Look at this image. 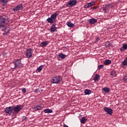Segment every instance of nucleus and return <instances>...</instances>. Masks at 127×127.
Returning a JSON list of instances; mask_svg holds the SVG:
<instances>
[{"mask_svg":"<svg viewBox=\"0 0 127 127\" xmlns=\"http://www.w3.org/2000/svg\"><path fill=\"white\" fill-rule=\"evenodd\" d=\"M8 23V18L6 16H0V28H1L3 26H4L5 24Z\"/></svg>","mask_w":127,"mask_h":127,"instance_id":"obj_1","label":"nucleus"},{"mask_svg":"<svg viewBox=\"0 0 127 127\" xmlns=\"http://www.w3.org/2000/svg\"><path fill=\"white\" fill-rule=\"evenodd\" d=\"M113 7H114V6H113V5L111 3L105 4L101 9V10L102 9V11H100V12H103L104 13H107L108 11H110V8H113Z\"/></svg>","mask_w":127,"mask_h":127,"instance_id":"obj_2","label":"nucleus"},{"mask_svg":"<svg viewBox=\"0 0 127 127\" xmlns=\"http://www.w3.org/2000/svg\"><path fill=\"white\" fill-rule=\"evenodd\" d=\"M61 81H62V77L60 76L53 77L51 79L52 84H59Z\"/></svg>","mask_w":127,"mask_h":127,"instance_id":"obj_3","label":"nucleus"},{"mask_svg":"<svg viewBox=\"0 0 127 127\" xmlns=\"http://www.w3.org/2000/svg\"><path fill=\"white\" fill-rule=\"evenodd\" d=\"M77 4V0H69L66 2V5L67 7H73Z\"/></svg>","mask_w":127,"mask_h":127,"instance_id":"obj_4","label":"nucleus"},{"mask_svg":"<svg viewBox=\"0 0 127 127\" xmlns=\"http://www.w3.org/2000/svg\"><path fill=\"white\" fill-rule=\"evenodd\" d=\"M13 61L14 63H15V65H16V68H20L21 67H23V64L21 63V59H16Z\"/></svg>","mask_w":127,"mask_h":127,"instance_id":"obj_5","label":"nucleus"},{"mask_svg":"<svg viewBox=\"0 0 127 127\" xmlns=\"http://www.w3.org/2000/svg\"><path fill=\"white\" fill-rule=\"evenodd\" d=\"M12 111H13V108H12L11 106H10L5 108L4 112L7 116H11V114H12Z\"/></svg>","mask_w":127,"mask_h":127,"instance_id":"obj_6","label":"nucleus"},{"mask_svg":"<svg viewBox=\"0 0 127 127\" xmlns=\"http://www.w3.org/2000/svg\"><path fill=\"white\" fill-rule=\"evenodd\" d=\"M22 108H23L22 105H16L13 108V110H14V111L15 112V113H16V114H18V113H19V112H20V111L22 110Z\"/></svg>","mask_w":127,"mask_h":127,"instance_id":"obj_7","label":"nucleus"},{"mask_svg":"<svg viewBox=\"0 0 127 127\" xmlns=\"http://www.w3.org/2000/svg\"><path fill=\"white\" fill-rule=\"evenodd\" d=\"M25 56L26 58H31L32 57V49H27L26 51Z\"/></svg>","mask_w":127,"mask_h":127,"instance_id":"obj_8","label":"nucleus"},{"mask_svg":"<svg viewBox=\"0 0 127 127\" xmlns=\"http://www.w3.org/2000/svg\"><path fill=\"white\" fill-rule=\"evenodd\" d=\"M22 9H23V6L22 5V4H18L13 8V11L22 10Z\"/></svg>","mask_w":127,"mask_h":127,"instance_id":"obj_9","label":"nucleus"},{"mask_svg":"<svg viewBox=\"0 0 127 127\" xmlns=\"http://www.w3.org/2000/svg\"><path fill=\"white\" fill-rule=\"evenodd\" d=\"M103 110H105L108 115H110V116L113 115V109H112V108L105 107L103 108Z\"/></svg>","mask_w":127,"mask_h":127,"instance_id":"obj_10","label":"nucleus"},{"mask_svg":"<svg viewBox=\"0 0 127 127\" xmlns=\"http://www.w3.org/2000/svg\"><path fill=\"white\" fill-rule=\"evenodd\" d=\"M92 5H95V2L94 1H91L89 3H86L84 6V8H89L90 6H92Z\"/></svg>","mask_w":127,"mask_h":127,"instance_id":"obj_11","label":"nucleus"},{"mask_svg":"<svg viewBox=\"0 0 127 127\" xmlns=\"http://www.w3.org/2000/svg\"><path fill=\"white\" fill-rule=\"evenodd\" d=\"M57 28L55 24H53L50 28V31L52 33L55 32L57 30Z\"/></svg>","mask_w":127,"mask_h":127,"instance_id":"obj_12","label":"nucleus"},{"mask_svg":"<svg viewBox=\"0 0 127 127\" xmlns=\"http://www.w3.org/2000/svg\"><path fill=\"white\" fill-rule=\"evenodd\" d=\"M48 44H49V41H48L42 42L41 43V47H45L46 46H47Z\"/></svg>","mask_w":127,"mask_h":127,"instance_id":"obj_13","label":"nucleus"},{"mask_svg":"<svg viewBox=\"0 0 127 127\" xmlns=\"http://www.w3.org/2000/svg\"><path fill=\"white\" fill-rule=\"evenodd\" d=\"M110 76L112 78H114V77L117 76V72L116 70H112L110 72Z\"/></svg>","mask_w":127,"mask_h":127,"instance_id":"obj_14","label":"nucleus"},{"mask_svg":"<svg viewBox=\"0 0 127 127\" xmlns=\"http://www.w3.org/2000/svg\"><path fill=\"white\" fill-rule=\"evenodd\" d=\"M97 21V19H95L94 18H92L89 19V23L90 24H94V23H96Z\"/></svg>","mask_w":127,"mask_h":127,"instance_id":"obj_15","label":"nucleus"},{"mask_svg":"<svg viewBox=\"0 0 127 127\" xmlns=\"http://www.w3.org/2000/svg\"><path fill=\"white\" fill-rule=\"evenodd\" d=\"M44 112L45 114H51V113L53 112V111L51 109H46L44 110Z\"/></svg>","mask_w":127,"mask_h":127,"instance_id":"obj_16","label":"nucleus"},{"mask_svg":"<svg viewBox=\"0 0 127 127\" xmlns=\"http://www.w3.org/2000/svg\"><path fill=\"white\" fill-rule=\"evenodd\" d=\"M10 67L11 68V69H15L16 68V66L15 65V64L14 63V61H13V62L12 63H11L10 64Z\"/></svg>","mask_w":127,"mask_h":127,"instance_id":"obj_17","label":"nucleus"},{"mask_svg":"<svg viewBox=\"0 0 127 127\" xmlns=\"http://www.w3.org/2000/svg\"><path fill=\"white\" fill-rule=\"evenodd\" d=\"M51 17L54 20H55L56 19V18L57 17V12H56L54 14H53L51 16Z\"/></svg>","mask_w":127,"mask_h":127,"instance_id":"obj_18","label":"nucleus"},{"mask_svg":"<svg viewBox=\"0 0 127 127\" xmlns=\"http://www.w3.org/2000/svg\"><path fill=\"white\" fill-rule=\"evenodd\" d=\"M127 49V44H125L123 45V47L120 48L121 51H125V50Z\"/></svg>","mask_w":127,"mask_h":127,"instance_id":"obj_19","label":"nucleus"},{"mask_svg":"<svg viewBox=\"0 0 127 127\" xmlns=\"http://www.w3.org/2000/svg\"><path fill=\"white\" fill-rule=\"evenodd\" d=\"M92 93V91H91V90L90 89H85L84 90V94L85 95H90Z\"/></svg>","mask_w":127,"mask_h":127,"instance_id":"obj_20","label":"nucleus"},{"mask_svg":"<svg viewBox=\"0 0 127 127\" xmlns=\"http://www.w3.org/2000/svg\"><path fill=\"white\" fill-rule=\"evenodd\" d=\"M67 56L63 54H60L58 55V57H60V58H62V59H65L66 58Z\"/></svg>","mask_w":127,"mask_h":127,"instance_id":"obj_21","label":"nucleus"},{"mask_svg":"<svg viewBox=\"0 0 127 127\" xmlns=\"http://www.w3.org/2000/svg\"><path fill=\"white\" fill-rule=\"evenodd\" d=\"M111 63H112V61L110 60H106L104 61V63L105 65H110Z\"/></svg>","mask_w":127,"mask_h":127,"instance_id":"obj_22","label":"nucleus"},{"mask_svg":"<svg viewBox=\"0 0 127 127\" xmlns=\"http://www.w3.org/2000/svg\"><path fill=\"white\" fill-rule=\"evenodd\" d=\"M100 79V75L98 74H95V76L93 77L94 81H98Z\"/></svg>","mask_w":127,"mask_h":127,"instance_id":"obj_23","label":"nucleus"},{"mask_svg":"<svg viewBox=\"0 0 127 127\" xmlns=\"http://www.w3.org/2000/svg\"><path fill=\"white\" fill-rule=\"evenodd\" d=\"M53 20H54L53 18H52L51 17H49L47 19V21H48V22H49V23H54V21Z\"/></svg>","mask_w":127,"mask_h":127,"instance_id":"obj_24","label":"nucleus"},{"mask_svg":"<svg viewBox=\"0 0 127 127\" xmlns=\"http://www.w3.org/2000/svg\"><path fill=\"white\" fill-rule=\"evenodd\" d=\"M67 25L68 27H74L75 26V24L71 23V22H67Z\"/></svg>","mask_w":127,"mask_h":127,"instance_id":"obj_25","label":"nucleus"},{"mask_svg":"<svg viewBox=\"0 0 127 127\" xmlns=\"http://www.w3.org/2000/svg\"><path fill=\"white\" fill-rule=\"evenodd\" d=\"M103 90L105 92V93H110V88L107 87L103 88Z\"/></svg>","mask_w":127,"mask_h":127,"instance_id":"obj_26","label":"nucleus"},{"mask_svg":"<svg viewBox=\"0 0 127 127\" xmlns=\"http://www.w3.org/2000/svg\"><path fill=\"white\" fill-rule=\"evenodd\" d=\"M87 121V119L85 117H82L80 120L81 124H85Z\"/></svg>","mask_w":127,"mask_h":127,"instance_id":"obj_27","label":"nucleus"},{"mask_svg":"<svg viewBox=\"0 0 127 127\" xmlns=\"http://www.w3.org/2000/svg\"><path fill=\"white\" fill-rule=\"evenodd\" d=\"M43 65H40L38 68H37V71H38V72H41V71L43 69Z\"/></svg>","mask_w":127,"mask_h":127,"instance_id":"obj_28","label":"nucleus"},{"mask_svg":"<svg viewBox=\"0 0 127 127\" xmlns=\"http://www.w3.org/2000/svg\"><path fill=\"white\" fill-rule=\"evenodd\" d=\"M122 64L124 66H127V60H126L125 59L124 61L122 62Z\"/></svg>","mask_w":127,"mask_h":127,"instance_id":"obj_29","label":"nucleus"},{"mask_svg":"<svg viewBox=\"0 0 127 127\" xmlns=\"http://www.w3.org/2000/svg\"><path fill=\"white\" fill-rule=\"evenodd\" d=\"M0 2L6 4L8 2V0H0Z\"/></svg>","mask_w":127,"mask_h":127,"instance_id":"obj_30","label":"nucleus"},{"mask_svg":"<svg viewBox=\"0 0 127 127\" xmlns=\"http://www.w3.org/2000/svg\"><path fill=\"white\" fill-rule=\"evenodd\" d=\"M111 45H112V44H111L110 42H107L105 44V46H106V47H111Z\"/></svg>","mask_w":127,"mask_h":127,"instance_id":"obj_31","label":"nucleus"},{"mask_svg":"<svg viewBox=\"0 0 127 127\" xmlns=\"http://www.w3.org/2000/svg\"><path fill=\"white\" fill-rule=\"evenodd\" d=\"M37 107L39 111H40V110H43V106H42V105L41 106L37 105Z\"/></svg>","mask_w":127,"mask_h":127,"instance_id":"obj_32","label":"nucleus"},{"mask_svg":"<svg viewBox=\"0 0 127 127\" xmlns=\"http://www.w3.org/2000/svg\"><path fill=\"white\" fill-rule=\"evenodd\" d=\"M3 30L5 32V33H8V32H9V30L8 29V28H7V27H5Z\"/></svg>","mask_w":127,"mask_h":127,"instance_id":"obj_33","label":"nucleus"},{"mask_svg":"<svg viewBox=\"0 0 127 127\" xmlns=\"http://www.w3.org/2000/svg\"><path fill=\"white\" fill-rule=\"evenodd\" d=\"M33 110L34 111H35V112L37 111H39L38 110V108L37 107V105H35L33 107Z\"/></svg>","mask_w":127,"mask_h":127,"instance_id":"obj_34","label":"nucleus"},{"mask_svg":"<svg viewBox=\"0 0 127 127\" xmlns=\"http://www.w3.org/2000/svg\"><path fill=\"white\" fill-rule=\"evenodd\" d=\"M104 67V65L103 64H100L98 66V69H99L100 70V69H102V68Z\"/></svg>","mask_w":127,"mask_h":127,"instance_id":"obj_35","label":"nucleus"},{"mask_svg":"<svg viewBox=\"0 0 127 127\" xmlns=\"http://www.w3.org/2000/svg\"><path fill=\"white\" fill-rule=\"evenodd\" d=\"M22 92L23 94H25V93H26V89L25 88H22Z\"/></svg>","mask_w":127,"mask_h":127,"instance_id":"obj_36","label":"nucleus"},{"mask_svg":"<svg viewBox=\"0 0 127 127\" xmlns=\"http://www.w3.org/2000/svg\"><path fill=\"white\" fill-rule=\"evenodd\" d=\"M27 117L26 116H23L22 121H25L26 120H27Z\"/></svg>","mask_w":127,"mask_h":127,"instance_id":"obj_37","label":"nucleus"},{"mask_svg":"<svg viewBox=\"0 0 127 127\" xmlns=\"http://www.w3.org/2000/svg\"><path fill=\"white\" fill-rule=\"evenodd\" d=\"M97 8H99V6H96L95 7H92V9H97Z\"/></svg>","mask_w":127,"mask_h":127,"instance_id":"obj_38","label":"nucleus"},{"mask_svg":"<svg viewBox=\"0 0 127 127\" xmlns=\"http://www.w3.org/2000/svg\"><path fill=\"white\" fill-rule=\"evenodd\" d=\"M99 40H100V38L97 37L96 38L95 41H96V42H99Z\"/></svg>","mask_w":127,"mask_h":127,"instance_id":"obj_39","label":"nucleus"},{"mask_svg":"<svg viewBox=\"0 0 127 127\" xmlns=\"http://www.w3.org/2000/svg\"><path fill=\"white\" fill-rule=\"evenodd\" d=\"M38 91V89H35V92H37Z\"/></svg>","mask_w":127,"mask_h":127,"instance_id":"obj_40","label":"nucleus"},{"mask_svg":"<svg viewBox=\"0 0 127 127\" xmlns=\"http://www.w3.org/2000/svg\"><path fill=\"white\" fill-rule=\"evenodd\" d=\"M65 48V47H64V48Z\"/></svg>","mask_w":127,"mask_h":127,"instance_id":"obj_41","label":"nucleus"}]
</instances>
